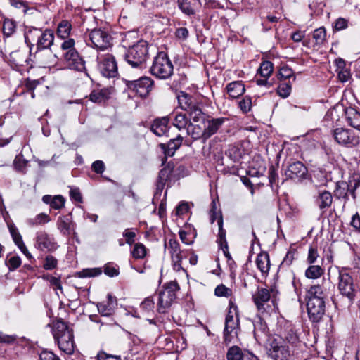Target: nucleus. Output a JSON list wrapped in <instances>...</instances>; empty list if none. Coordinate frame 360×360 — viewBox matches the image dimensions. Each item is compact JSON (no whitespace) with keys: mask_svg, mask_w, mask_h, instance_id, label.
Listing matches in <instances>:
<instances>
[{"mask_svg":"<svg viewBox=\"0 0 360 360\" xmlns=\"http://www.w3.org/2000/svg\"><path fill=\"white\" fill-rule=\"evenodd\" d=\"M266 354L274 360H287L289 355L288 348L283 345V339L279 336H272L265 342Z\"/></svg>","mask_w":360,"mask_h":360,"instance_id":"8","label":"nucleus"},{"mask_svg":"<svg viewBox=\"0 0 360 360\" xmlns=\"http://www.w3.org/2000/svg\"><path fill=\"white\" fill-rule=\"evenodd\" d=\"M120 356L108 354L104 352H100L97 354V360H120Z\"/></svg>","mask_w":360,"mask_h":360,"instance_id":"64","label":"nucleus"},{"mask_svg":"<svg viewBox=\"0 0 360 360\" xmlns=\"http://www.w3.org/2000/svg\"><path fill=\"white\" fill-rule=\"evenodd\" d=\"M307 173V167L300 161L291 163L285 172L287 178L292 179L303 177Z\"/></svg>","mask_w":360,"mask_h":360,"instance_id":"24","label":"nucleus"},{"mask_svg":"<svg viewBox=\"0 0 360 360\" xmlns=\"http://www.w3.org/2000/svg\"><path fill=\"white\" fill-rule=\"evenodd\" d=\"M58 261L52 255H48L46 257L43 267L46 270H52L57 266Z\"/></svg>","mask_w":360,"mask_h":360,"instance_id":"56","label":"nucleus"},{"mask_svg":"<svg viewBox=\"0 0 360 360\" xmlns=\"http://www.w3.org/2000/svg\"><path fill=\"white\" fill-rule=\"evenodd\" d=\"M16 30V23L14 20L5 18L3 23V33L6 37H11Z\"/></svg>","mask_w":360,"mask_h":360,"instance_id":"42","label":"nucleus"},{"mask_svg":"<svg viewBox=\"0 0 360 360\" xmlns=\"http://www.w3.org/2000/svg\"><path fill=\"white\" fill-rule=\"evenodd\" d=\"M8 63L13 70L21 72L28 65V53L22 49L13 51L9 54Z\"/></svg>","mask_w":360,"mask_h":360,"instance_id":"16","label":"nucleus"},{"mask_svg":"<svg viewBox=\"0 0 360 360\" xmlns=\"http://www.w3.org/2000/svg\"><path fill=\"white\" fill-rule=\"evenodd\" d=\"M64 60L69 69L82 72L85 70V62L76 49L63 53Z\"/></svg>","mask_w":360,"mask_h":360,"instance_id":"18","label":"nucleus"},{"mask_svg":"<svg viewBox=\"0 0 360 360\" xmlns=\"http://www.w3.org/2000/svg\"><path fill=\"white\" fill-rule=\"evenodd\" d=\"M98 68L105 77H115L118 75L117 65L115 57L111 54L98 56Z\"/></svg>","mask_w":360,"mask_h":360,"instance_id":"14","label":"nucleus"},{"mask_svg":"<svg viewBox=\"0 0 360 360\" xmlns=\"http://www.w3.org/2000/svg\"><path fill=\"white\" fill-rule=\"evenodd\" d=\"M131 255L135 259H143L146 255V248L142 243H136L131 250Z\"/></svg>","mask_w":360,"mask_h":360,"instance_id":"46","label":"nucleus"},{"mask_svg":"<svg viewBox=\"0 0 360 360\" xmlns=\"http://www.w3.org/2000/svg\"><path fill=\"white\" fill-rule=\"evenodd\" d=\"M153 81L149 77H141L136 80H128L126 82L128 89L141 97L148 95L153 86Z\"/></svg>","mask_w":360,"mask_h":360,"instance_id":"13","label":"nucleus"},{"mask_svg":"<svg viewBox=\"0 0 360 360\" xmlns=\"http://www.w3.org/2000/svg\"><path fill=\"white\" fill-rule=\"evenodd\" d=\"M182 141L183 137L179 135L176 138L170 139V141L167 144H160V147L165 154V160H163L162 164L165 163V161L167 160V157H172L174 155L176 150L181 146Z\"/></svg>","mask_w":360,"mask_h":360,"instance_id":"23","label":"nucleus"},{"mask_svg":"<svg viewBox=\"0 0 360 360\" xmlns=\"http://www.w3.org/2000/svg\"><path fill=\"white\" fill-rule=\"evenodd\" d=\"M102 271L100 268L86 269L78 272L80 278L93 277L101 275Z\"/></svg>","mask_w":360,"mask_h":360,"instance_id":"51","label":"nucleus"},{"mask_svg":"<svg viewBox=\"0 0 360 360\" xmlns=\"http://www.w3.org/2000/svg\"><path fill=\"white\" fill-rule=\"evenodd\" d=\"M154 305H155V303H154L153 300L151 297H146L141 303L140 307L144 311L150 312V311H152L153 310Z\"/></svg>","mask_w":360,"mask_h":360,"instance_id":"57","label":"nucleus"},{"mask_svg":"<svg viewBox=\"0 0 360 360\" xmlns=\"http://www.w3.org/2000/svg\"><path fill=\"white\" fill-rule=\"evenodd\" d=\"M40 360H60L58 356L49 350H43L39 355Z\"/></svg>","mask_w":360,"mask_h":360,"instance_id":"63","label":"nucleus"},{"mask_svg":"<svg viewBox=\"0 0 360 360\" xmlns=\"http://www.w3.org/2000/svg\"><path fill=\"white\" fill-rule=\"evenodd\" d=\"M180 287L176 281L165 283L163 290L159 293L157 310L160 314H165L176 298V292Z\"/></svg>","mask_w":360,"mask_h":360,"instance_id":"5","label":"nucleus"},{"mask_svg":"<svg viewBox=\"0 0 360 360\" xmlns=\"http://www.w3.org/2000/svg\"><path fill=\"white\" fill-rule=\"evenodd\" d=\"M226 358L227 360H243L246 356H243L240 347L233 346L229 349Z\"/></svg>","mask_w":360,"mask_h":360,"instance_id":"43","label":"nucleus"},{"mask_svg":"<svg viewBox=\"0 0 360 360\" xmlns=\"http://www.w3.org/2000/svg\"><path fill=\"white\" fill-rule=\"evenodd\" d=\"M107 299L106 302H103L97 304L98 311L103 316H110L117 305V298L111 294H108Z\"/></svg>","mask_w":360,"mask_h":360,"instance_id":"25","label":"nucleus"},{"mask_svg":"<svg viewBox=\"0 0 360 360\" xmlns=\"http://www.w3.org/2000/svg\"><path fill=\"white\" fill-rule=\"evenodd\" d=\"M173 70V65L167 55L164 52L158 53L150 68L151 74L158 78L166 79L172 76Z\"/></svg>","mask_w":360,"mask_h":360,"instance_id":"7","label":"nucleus"},{"mask_svg":"<svg viewBox=\"0 0 360 360\" xmlns=\"http://www.w3.org/2000/svg\"><path fill=\"white\" fill-rule=\"evenodd\" d=\"M27 164V161L23 158L22 154L16 155L13 161V165L15 169L18 172H22Z\"/></svg>","mask_w":360,"mask_h":360,"instance_id":"52","label":"nucleus"},{"mask_svg":"<svg viewBox=\"0 0 360 360\" xmlns=\"http://www.w3.org/2000/svg\"><path fill=\"white\" fill-rule=\"evenodd\" d=\"M34 247L41 251H53L57 245L53 237L41 231L36 233Z\"/></svg>","mask_w":360,"mask_h":360,"instance_id":"17","label":"nucleus"},{"mask_svg":"<svg viewBox=\"0 0 360 360\" xmlns=\"http://www.w3.org/2000/svg\"><path fill=\"white\" fill-rule=\"evenodd\" d=\"M256 264L262 274H267L270 269L269 256L266 252L259 253L257 256Z\"/></svg>","mask_w":360,"mask_h":360,"instance_id":"39","label":"nucleus"},{"mask_svg":"<svg viewBox=\"0 0 360 360\" xmlns=\"http://www.w3.org/2000/svg\"><path fill=\"white\" fill-rule=\"evenodd\" d=\"M41 29L35 27H26L24 32L25 41L30 48V51L35 46V42L39 39Z\"/></svg>","mask_w":360,"mask_h":360,"instance_id":"30","label":"nucleus"},{"mask_svg":"<svg viewBox=\"0 0 360 360\" xmlns=\"http://www.w3.org/2000/svg\"><path fill=\"white\" fill-rule=\"evenodd\" d=\"M229 311L225 319L224 340L226 344H229L238 336L240 330L239 314L237 305L231 300L229 303Z\"/></svg>","mask_w":360,"mask_h":360,"instance_id":"4","label":"nucleus"},{"mask_svg":"<svg viewBox=\"0 0 360 360\" xmlns=\"http://www.w3.org/2000/svg\"><path fill=\"white\" fill-rule=\"evenodd\" d=\"M327 290L322 285H311L307 292V300H324L327 297Z\"/></svg>","mask_w":360,"mask_h":360,"instance_id":"29","label":"nucleus"},{"mask_svg":"<svg viewBox=\"0 0 360 360\" xmlns=\"http://www.w3.org/2000/svg\"><path fill=\"white\" fill-rule=\"evenodd\" d=\"M253 325L255 338L259 344H264L268 338L271 337L269 335L266 323L258 316L255 319Z\"/></svg>","mask_w":360,"mask_h":360,"instance_id":"22","label":"nucleus"},{"mask_svg":"<svg viewBox=\"0 0 360 360\" xmlns=\"http://www.w3.org/2000/svg\"><path fill=\"white\" fill-rule=\"evenodd\" d=\"M53 40L54 35L51 30L48 29L41 30L39 39L35 42V46L37 50L49 49L53 44Z\"/></svg>","mask_w":360,"mask_h":360,"instance_id":"26","label":"nucleus"},{"mask_svg":"<svg viewBox=\"0 0 360 360\" xmlns=\"http://www.w3.org/2000/svg\"><path fill=\"white\" fill-rule=\"evenodd\" d=\"M266 354L274 360H287L289 355L288 348L283 345V339L279 336H272L265 342Z\"/></svg>","mask_w":360,"mask_h":360,"instance_id":"9","label":"nucleus"},{"mask_svg":"<svg viewBox=\"0 0 360 360\" xmlns=\"http://www.w3.org/2000/svg\"><path fill=\"white\" fill-rule=\"evenodd\" d=\"M89 99L94 103H100L102 101H105V95L102 90H94L89 95Z\"/></svg>","mask_w":360,"mask_h":360,"instance_id":"55","label":"nucleus"},{"mask_svg":"<svg viewBox=\"0 0 360 360\" xmlns=\"http://www.w3.org/2000/svg\"><path fill=\"white\" fill-rule=\"evenodd\" d=\"M173 168L169 165L162 168L158 175L157 181V191H162L164 188L167 181L169 179V176L172 172Z\"/></svg>","mask_w":360,"mask_h":360,"instance_id":"38","label":"nucleus"},{"mask_svg":"<svg viewBox=\"0 0 360 360\" xmlns=\"http://www.w3.org/2000/svg\"><path fill=\"white\" fill-rule=\"evenodd\" d=\"M75 41L72 38H68L65 39L63 42L61 44V49L65 52H68L72 49H75Z\"/></svg>","mask_w":360,"mask_h":360,"instance_id":"62","label":"nucleus"},{"mask_svg":"<svg viewBox=\"0 0 360 360\" xmlns=\"http://www.w3.org/2000/svg\"><path fill=\"white\" fill-rule=\"evenodd\" d=\"M177 7L188 17H195L201 10L200 0H177Z\"/></svg>","mask_w":360,"mask_h":360,"instance_id":"20","label":"nucleus"},{"mask_svg":"<svg viewBox=\"0 0 360 360\" xmlns=\"http://www.w3.org/2000/svg\"><path fill=\"white\" fill-rule=\"evenodd\" d=\"M49 326H51L52 334L59 349L67 354H73L75 351L73 330L60 319L53 321Z\"/></svg>","mask_w":360,"mask_h":360,"instance_id":"3","label":"nucleus"},{"mask_svg":"<svg viewBox=\"0 0 360 360\" xmlns=\"http://www.w3.org/2000/svg\"><path fill=\"white\" fill-rule=\"evenodd\" d=\"M49 326H51L52 334L59 349L67 354H73L75 351L73 330L60 319L53 321Z\"/></svg>","mask_w":360,"mask_h":360,"instance_id":"2","label":"nucleus"},{"mask_svg":"<svg viewBox=\"0 0 360 360\" xmlns=\"http://www.w3.org/2000/svg\"><path fill=\"white\" fill-rule=\"evenodd\" d=\"M217 224L219 226L217 242L219 245H221L227 243L226 240V231L223 229V220L221 217L218 219Z\"/></svg>","mask_w":360,"mask_h":360,"instance_id":"53","label":"nucleus"},{"mask_svg":"<svg viewBox=\"0 0 360 360\" xmlns=\"http://www.w3.org/2000/svg\"><path fill=\"white\" fill-rule=\"evenodd\" d=\"M345 116L348 124L360 131V112L350 108L346 110Z\"/></svg>","mask_w":360,"mask_h":360,"instance_id":"37","label":"nucleus"},{"mask_svg":"<svg viewBox=\"0 0 360 360\" xmlns=\"http://www.w3.org/2000/svg\"><path fill=\"white\" fill-rule=\"evenodd\" d=\"M231 290L224 285H219L217 286L214 290V294L218 297H229L231 295Z\"/></svg>","mask_w":360,"mask_h":360,"instance_id":"58","label":"nucleus"},{"mask_svg":"<svg viewBox=\"0 0 360 360\" xmlns=\"http://www.w3.org/2000/svg\"><path fill=\"white\" fill-rule=\"evenodd\" d=\"M135 35V33L129 32L122 37L123 46H128L124 53V59L132 68H143L148 58V45L146 41L141 40L131 46L127 41Z\"/></svg>","mask_w":360,"mask_h":360,"instance_id":"1","label":"nucleus"},{"mask_svg":"<svg viewBox=\"0 0 360 360\" xmlns=\"http://www.w3.org/2000/svg\"><path fill=\"white\" fill-rule=\"evenodd\" d=\"M253 300L257 309L260 311H265L264 305L270 299L269 291L266 288H259L253 295Z\"/></svg>","mask_w":360,"mask_h":360,"instance_id":"28","label":"nucleus"},{"mask_svg":"<svg viewBox=\"0 0 360 360\" xmlns=\"http://www.w3.org/2000/svg\"><path fill=\"white\" fill-rule=\"evenodd\" d=\"M252 106V98L250 96H245L239 102V107L243 112L250 110Z\"/></svg>","mask_w":360,"mask_h":360,"instance_id":"59","label":"nucleus"},{"mask_svg":"<svg viewBox=\"0 0 360 360\" xmlns=\"http://www.w3.org/2000/svg\"><path fill=\"white\" fill-rule=\"evenodd\" d=\"M34 59L39 66L50 68L57 61V57L49 49L37 50L34 54Z\"/></svg>","mask_w":360,"mask_h":360,"instance_id":"21","label":"nucleus"},{"mask_svg":"<svg viewBox=\"0 0 360 360\" xmlns=\"http://www.w3.org/2000/svg\"><path fill=\"white\" fill-rule=\"evenodd\" d=\"M323 274V269L319 265H312L308 267L305 275L309 278H317Z\"/></svg>","mask_w":360,"mask_h":360,"instance_id":"45","label":"nucleus"},{"mask_svg":"<svg viewBox=\"0 0 360 360\" xmlns=\"http://www.w3.org/2000/svg\"><path fill=\"white\" fill-rule=\"evenodd\" d=\"M292 77L293 81L295 80L296 77L294 75L293 70L288 66H283L278 72V78L280 79H288Z\"/></svg>","mask_w":360,"mask_h":360,"instance_id":"49","label":"nucleus"},{"mask_svg":"<svg viewBox=\"0 0 360 360\" xmlns=\"http://www.w3.org/2000/svg\"><path fill=\"white\" fill-rule=\"evenodd\" d=\"M165 247L168 249L171 255L174 270L179 271L183 269L181 266L182 252L180 250V245L175 239H169Z\"/></svg>","mask_w":360,"mask_h":360,"instance_id":"19","label":"nucleus"},{"mask_svg":"<svg viewBox=\"0 0 360 360\" xmlns=\"http://www.w3.org/2000/svg\"><path fill=\"white\" fill-rule=\"evenodd\" d=\"M338 280V290L347 299L343 307H349L353 303L356 295V288L353 278L345 269H342L339 271Z\"/></svg>","mask_w":360,"mask_h":360,"instance_id":"6","label":"nucleus"},{"mask_svg":"<svg viewBox=\"0 0 360 360\" xmlns=\"http://www.w3.org/2000/svg\"><path fill=\"white\" fill-rule=\"evenodd\" d=\"M91 46L99 49L106 50L112 46V37L107 32L101 29H94L89 33Z\"/></svg>","mask_w":360,"mask_h":360,"instance_id":"12","label":"nucleus"},{"mask_svg":"<svg viewBox=\"0 0 360 360\" xmlns=\"http://www.w3.org/2000/svg\"><path fill=\"white\" fill-rule=\"evenodd\" d=\"M7 226L15 244L20 243L22 245V236L15 224L13 222H7Z\"/></svg>","mask_w":360,"mask_h":360,"instance_id":"47","label":"nucleus"},{"mask_svg":"<svg viewBox=\"0 0 360 360\" xmlns=\"http://www.w3.org/2000/svg\"><path fill=\"white\" fill-rule=\"evenodd\" d=\"M187 134L193 140L202 139L203 143L207 140L205 137L206 131L204 122L197 124H190L187 127Z\"/></svg>","mask_w":360,"mask_h":360,"instance_id":"27","label":"nucleus"},{"mask_svg":"<svg viewBox=\"0 0 360 360\" xmlns=\"http://www.w3.org/2000/svg\"><path fill=\"white\" fill-rule=\"evenodd\" d=\"M226 119L224 117L213 118L207 120V124L205 123V129L206 131L207 139H208L212 135L216 134L224 123Z\"/></svg>","mask_w":360,"mask_h":360,"instance_id":"32","label":"nucleus"},{"mask_svg":"<svg viewBox=\"0 0 360 360\" xmlns=\"http://www.w3.org/2000/svg\"><path fill=\"white\" fill-rule=\"evenodd\" d=\"M188 120L186 115L183 113H177L175 115L174 118L173 124L181 129L185 128L187 125Z\"/></svg>","mask_w":360,"mask_h":360,"instance_id":"48","label":"nucleus"},{"mask_svg":"<svg viewBox=\"0 0 360 360\" xmlns=\"http://www.w3.org/2000/svg\"><path fill=\"white\" fill-rule=\"evenodd\" d=\"M335 141L345 147L353 148L360 145V136L349 129L337 128L333 131Z\"/></svg>","mask_w":360,"mask_h":360,"instance_id":"11","label":"nucleus"},{"mask_svg":"<svg viewBox=\"0 0 360 360\" xmlns=\"http://www.w3.org/2000/svg\"><path fill=\"white\" fill-rule=\"evenodd\" d=\"M20 264H21V259L18 256L11 257L7 262L8 269L11 271H13V270L16 269L18 267H19L20 266Z\"/></svg>","mask_w":360,"mask_h":360,"instance_id":"61","label":"nucleus"},{"mask_svg":"<svg viewBox=\"0 0 360 360\" xmlns=\"http://www.w3.org/2000/svg\"><path fill=\"white\" fill-rule=\"evenodd\" d=\"M72 218L70 216H60L57 220V227L64 236H69L73 231Z\"/></svg>","mask_w":360,"mask_h":360,"instance_id":"33","label":"nucleus"},{"mask_svg":"<svg viewBox=\"0 0 360 360\" xmlns=\"http://www.w3.org/2000/svg\"><path fill=\"white\" fill-rule=\"evenodd\" d=\"M65 200L62 195L53 197L51 207L55 210L61 209L65 205Z\"/></svg>","mask_w":360,"mask_h":360,"instance_id":"60","label":"nucleus"},{"mask_svg":"<svg viewBox=\"0 0 360 360\" xmlns=\"http://www.w3.org/2000/svg\"><path fill=\"white\" fill-rule=\"evenodd\" d=\"M316 202L319 209L321 210H324L326 208L330 207L332 204V194L327 191H320Z\"/></svg>","mask_w":360,"mask_h":360,"instance_id":"35","label":"nucleus"},{"mask_svg":"<svg viewBox=\"0 0 360 360\" xmlns=\"http://www.w3.org/2000/svg\"><path fill=\"white\" fill-rule=\"evenodd\" d=\"M291 92V84L290 82L282 83L277 89L278 94L282 98H287Z\"/></svg>","mask_w":360,"mask_h":360,"instance_id":"54","label":"nucleus"},{"mask_svg":"<svg viewBox=\"0 0 360 360\" xmlns=\"http://www.w3.org/2000/svg\"><path fill=\"white\" fill-rule=\"evenodd\" d=\"M71 29V24L68 20H63L58 25L57 34L59 37L65 39L68 37Z\"/></svg>","mask_w":360,"mask_h":360,"instance_id":"40","label":"nucleus"},{"mask_svg":"<svg viewBox=\"0 0 360 360\" xmlns=\"http://www.w3.org/2000/svg\"><path fill=\"white\" fill-rule=\"evenodd\" d=\"M51 221L50 217L45 213H40L34 218L27 220V224L30 226H39L46 224Z\"/></svg>","mask_w":360,"mask_h":360,"instance_id":"41","label":"nucleus"},{"mask_svg":"<svg viewBox=\"0 0 360 360\" xmlns=\"http://www.w3.org/2000/svg\"><path fill=\"white\" fill-rule=\"evenodd\" d=\"M326 30L323 27L316 29L313 33V39L316 44H322L326 39Z\"/></svg>","mask_w":360,"mask_h":360,"instance_id":"50","label":"nucleus"},{"mask_svg":"<svg viewBox=\"0 0 360 360\" xmlns=\"http://www.w3.org/2000/svg\"><path fill=\"white\" fill-rule=\"evenodd\" d=\"M226 89L229 96L231 98H237L245 91V85L242 81L230 82L226 85Z\"/></svg>","mask_w":360,"mask_h":360,"instance_id":"31","label":"nucleus"},{"mask_svg":"<svg viewBox=\"0 0 360 360\" xmlns=\"http://www.w3.org/2000/svg\"><path fill=\"white\" fill-rule=\"evenodd\" d=\"M225 154L231 160L238 162L245 155V150L241 146L231 145L225 152Z\"/></svg>","mask_w":360,"mask_h":360,"instance_id":"36","label":"nucleus"},{"mask_svg":"<svg viewBox=\"0 0 360 360\" xmlns=\"http://www.w3.org/2000/svg\"><path fill=\"white\" fill-rule=\"evenodd\" d=\"M307 309L309 319L319 323L323 319L326 312V303L324 300H307Z\"/></svg>","mask_w":360,"mask_h":360,"instance_id":"15","label":"nucleus"},{"mask_svg":"<svg viewBox=\"0 0 360 360\" xmlns=\"http://www.w3.org/2000/svg\"><path fill=\"white\" fill-rule=\"evenodd\" d=\"M266 354L274 360H287L289 355L288 348L283 345V339L279 336H272L265 342Z\"/></svg>","mask_w":360,"mask_h":360,"instance_id":"10","label":"nucleus"},{"mask_svg":"<svg viewBox=\"0 0 360 360\" xmlns=\"http://www.w3.org/2000/svg\"><path fill=\"white\" fill-rule=\"evenodd\" d=\"M169 119L167 117L155 119L151 126V130L158 136H161L168 130Z\"/></svg>","mask_w":360,"mask_h":360,"instance_id":"34","label":"nucleus"},{"mask_svg":"<svg viewBox=\"0 0 360 360\" xmlns=\"http://www.w3.org/2000/svg\"><path fill=\"white\" fill-rule=\"evenodd\" d=\"M274 70V65L271 61L265 60L263 61L259 66L258 73L262 77H269Z\"/></svg>","mask_w":360,"mask_h":360,"instance_id":"44","label":"nucleus"}]
</instances>
